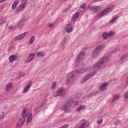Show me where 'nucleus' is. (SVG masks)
Masks as SVG:
<instances>
[{
	"mask_svg": "<svg viewBox=\"0 0 128 128\" xmlns=\"http://www.w3.org/2000/svg\"><path fill=\"white\" fill-rule=\"evenodd\" d=\"M56 82H53L52 85V90H54L56 88Z\"/></svg>",
	"mask_w": 128,
	"mask_h": 128,
	"instance_id": "nucleus-32",
	"label": "nucleus"
},
{
	"mask_svg": "<svg viewBox=\"0 0 128 128\" xmlns=\"http://www.w3.org/2000/svg\"><path fill=\"white\" fill-rule=\"evenodd\" d=\"M94 93H95V92H92V95H94Z\"/></svg>",
	"mask_w": 128,
	"mask_h": 128,
	"instance_id": "nucleus-47",
	"label": "nucleus"
},
{
	"mask_svg": "<svg viewBox=\"0 0 128 128\" xmlns=\"http://www.w3.org/2000/svg\"><path fill=\"white\" fill-rule=\"evenodd\" d=\"M36 54L34 53L30 54L25 59V62L28 64V62H30L32 60H34V58Z\"/></svg>",
	"mask_w": 128,
	"mask_h": 128,
	"instance_id": "nucleus-10",
	"label": "nucleus"
},
{
	"mask_svg": "<svg viewBox=\"0 0 128 128\" xmlns=\"http://www.w3.org/2000/svg\"><path fill=\"white\" fill-rule=\"evenodd\" d=\"M84 56H86V53L84 52H80L77 56V58L74 66H78L80 64V62L83 60H84Z\"/></svg>",
	"mask_w": 128,
	"mask_h": 128,
	"instance_id": "nucleus-5",
	"label": "nucleus"
},
{
	"mask_svg": "<svg viewBox=\"0 0 128 128\" xmlns=\"http://www.w3.org/2000/svg\"><path fill=\"white\" fill-rule=\"evenodd\" d=\"M26 34H28V32H25L24 33L21 34L18 36H16L14 38V40L16 41L20 40H22V38H24V36H26Z\"/></svg>",
	"mask_w": 128,
	"mask_h": 128,
	"instance_id": "nucleus-13",
	"label": "nucleus"
},
{
	"mask_svg": "<svg viewBox=\"0 0 128 128\" xmlns=\"http://www.w3.org/2000/svg\"><path fill=\"white\" fill-rule=\"evenodd\" d=\"M66 94V90L62 88L58 89V92H55L53 96L55 98L56 96H62Z\"/></svg>",
	"mask_w": 128,
	"mask_h": 128,
	"instance_id": "nucleus-8",
	"label": "nucleus"
},
{
	"mask_svg": "<svg viewBox=\"0 0 128 128\" xmlns=\"http://www.w3.org/2000/svg\"><path fill=\"white\" fill-rule=\"evenodd\" d=\"M122 124V122L120 120H116L114 122V124L115 126H118V124Z\"/></svg>",
	"mask_w": 128,
	"mask_h": 128,
	"instance_id": "nucleus-35",
	"label": "nucleus"
},
{
	"mask_svg": "<svg viewBox=\"0 0 128 128\" xmlns=\"http://www.w3.org/2000/svg\"><path fill=\"white\" fill-rule=\"evenodd\" d=\"M103 38L104 40H106V38H108V32H104L102 34Z\"/></svg>",
	"mask_w": 128,
	"mask_h": 128,
	"instance_id": "nucleus-28",
	"label": "nucleus"
},
{
	"mask_svg": "<svg viewBox=\"0 0 128 128\" xmlns=\"http://www.w3.org/2000/svg\"><path fill=\"white\" fill-rule=\"evenodd\" d=\"M96 74V71L93 72L92 73H91L89 75L84 77V78L81 80V82L82 84H84V82H86V80H88L89 78H92V76H94Z\"/></svg>",
	"mask_w": 128,
	"mask_h": 128,
	"instance_id": "nucleus-11",
	"label": "nucleus"
},
{
	"mask_svg": "<svg viewBox=\"0 0 128 128\" xmlns=\"http://www.w3.org/2000/svg\"><path fill=\"white\" fill-rule=\"evenodd\" d=\"M22 115L23 116V118H20L17 122L16 126L18 128H22V124H24V122H26V118H28V119L26 120V124H28V122H32V113H30L28 114V112H26V108H23Z\"/></svg>",
	"mask_w": 128,
	"mask_h": 128,
	"instance_id": "nucleus-1",
	"label": "nucleus"
},
{
	"mask_svg": "<svg viewBox=\"0 0 128 128\" xmlns=\"http://www.w3.org/2000/svg\"><path fill=\"white\" fill-rule=\"evenodd\" d=\"M104 48H106V46L104 44H100L97 46L92 51V56L94 58H96L98 56H100V52L104 50Z\"/></svg>",
	"mask_w": 128,
	"mask_h": 128,
	"instance_id": "nucleus-3",
	"label": "nucleus"
},
{
	"mask_svg": "<svg viewBox=\"0 0 128 128\" xmlns=\"http://www.w3.org/2000/svg\"><path fill=\"white\" fill-rule=\"evenodd\" d=\"M66 32H68V34H70L72 32V30H74V28L72 27L71 24H67L66 26L65 27Z\"/></svg>",
	"mask_w": 128,
	"mask_h": 128,
	"instance_id": "nucleus-15",
	"label": "nucleus"
},
{
	"mask_svg": "<svg viewBox=\"0 0 128 128\" xmlns=\"http://www.w3.org/2000/svg\"><path fill=\"white\" fill-rule=\"evenodd\" d=\"M6 2V0H0V4L2 2Z\"/></svg>",
	"mask_w": 128,
	"mask_h": 128,
	"instance_id": "nucleus-46",
	"label": "nucleus"
},
{
	"mask_svg": "<svg viewBox=\"0 0 128 128\" xmlns=\"http://www.w3.org/2000/svg\"><path fill=\"white\" fill-rule=\"evenodd\" d=\"M88 10H90L91 12H100V10H102V7L100 6H88Z\"/></svg>",
	"mask_w": 128,
	"mask_h": 128,
	"instance_id": "nucleus-9",
	"label": "nucleus"
},
{
	"mask_svg": "<svg viewBox=\"0 0 128 128\" xmlns=\"http://www.w3.org/2000/svg\"><path fill=\"white\" fill-rule=\"evenodd\" d=\"M30 86H32V83H29L27 84V86L25 87V88L23 90L24 94L28 92V90H30Z\"/></svg>",
	"mask_w": 128,
	"mask_h": 128,
	"instance_id": "nucleus-20",
	"label": "nucleus"
},
{
	"mask_svg": "<svg viewBox=\"0 0 128 128\" xmlns=\"http://www.w3.org/2000/svg\"><path fill=\"white\" fill-rule=\"evenodd\" d=\"M8 28H10V30H12V26H8Z\"/></svg>",
	"mask_w": 128,
	"mask_h": 128,
	"instance_id": "nucleus-45",
	"label": "nucleus"
},
{
	"mask_svg": "<svg viewBox=\"0 0 128 128\" xmlns=\"http://www.w3.org/2000/svg\"><path fill=\"white\" fill-rule=\"evenodd\" d=\"M114 10V6H110L109 7L106 8L103 10L102 11L100 12V13L97 15V17L100 18H102L104 16H106L108 12H110Z\"/></svg>",
	"mask_w": 128,
	"mask_h": 128,
	"instance_id": "nucleus-4",
	"label": "nucleus"
},
{
	"mask_svg": "<svg viewBox=\"0 0 128 128\" xmlns=\"http://www.w3.org/2000/svg\"><path fill=\"white\" fill-rule=\"evenodd\" d=\"M110 60V57L108 56H105L101 58V60L95 65H94V70H100V68H104V64L106 62H108Z\"/></svg>",
	"mask_w": 128,
	"mask_h": 128,
	"instance_id": "nucleus-2",
	"label": "nucleus"
},
{
	"mask_svg": "<svg viewBox=\"0 0 128 128\" xmlns=\"http://www.w3.org/2000/svg\"><path fill=\"white\" fill-rule=\"evenodd\" d=\"M40 108H36V112L38 113V112H40Z\"/></svg>",
	"mask_w": 128,
	"mask_h": 128,
	"instance_id": "nucleus-42",
	"label": "nucleus"
},
{
	"mask_svg": "<svg viewBox=\"0 0 128 128\" xmlns=\"http://www.w3.org/2000/svg\"><path fill=\"white\" fill-rule=\"evenodd\" d=\"M72 98H70L66 101L63 108V110L64 112H70V109L68 108L72 106Z\"/></svg>",
	"mask_w": 128,
	"mask_h": 128,
	"instance_id": "nucleus-7",
	"label": "nucleus"
},
{
	"mask_svg": "<svg viewBox=\"0 0 128 128\" xmlns=\"http://www.w3.org/2000/svg\"><path fill=\"white\" fill-rule=\"evenodd\" d=\"M18 2H20L19 0H16L12 4V10H14L16 8V6L18 4Z\"/></svg>",
	"mask_w": 128,
	"mask_h": 128,
	"instance_id": "nucleus-22",
	"label": "nucleus"
},
{
	"mask_svg": "<svg viewBox=\"0 0 128 128\" xmlns=\"http://www.w3.org/2000/svg\"><path fill=\"white\" fill-rule=\"evenodd\" d=\"M24 76V73L23 72H22L20 75V76L21 78Z\"/></svg>",
	"mask_w": 128,
	"mask_h": 128,
	"instance_id": "nucleus-40",
	"label": "nucleus"
},
{
	"mask_svg": "<svg viewBox=\"0 0 128 128\" xmlns=\"http://www.w3.org/2000/svg\"><path fill=\"white\" fill-rule=\"evenodd\" d=\"M124 100H128V92H125L124 95Z\"/></svg>",
	"mask_w": 128,
	"mask_h": 128,
	"instance_id": "nucleus-30",
	"label": "nucleus"
},
{
	"mask_svg": "<svg viewBox=\"0 0 128 128\" xmlns=\"http://www.w3.org/2000/svg\"><path fill=\"white\" fill-rule=\"evenodd\" d=\"M24 26V21H21L20 22L18 25V28H22V26Z\"/></svg>",
	"mask_w": 128,
	"mask_h": 128,
	"instance_id": "nucleus-26",
	"label": "nucleus"
},
{
	"mask_svg": "<svg viewBox=\"0 0 128 128\" xmlns=\"http://www.w3.org/2000/svg\"><path fill=\"white\" fill-rule=\"evenodd\" d=\"M72 104H74V106H78V101H74V100L72 99Z\"/></svg>",
	"mask_w": 128,
	"mask_h": 128,
	"instance_id": "nucleus-33",
	"label": "nucleus"
},
{
	"mask_svg": "<svg viewBox=\"0 0 128 128\" xmlns=\"http://www.w3.org/2000/svg\"><path fill=\"white\" fill-rule=\"evenodd\" d=\"M102 119H100L97 121L98 124H102Z\"/></svg>",
	"mask_w": 128,
	"mask_h": 128,
	"instance_id": "nucleus-39",
	"label": "nucleus"
},
{
	"mask_svg": "<svg viewBox=\"0 0 128 128\" xmlns=\"http://www.w3.org/2000/svg\"><path fill=\"white\" fill-rule=\"evenodd\" d=\"M44 56V52H39L36 54V56H37V58H42Z\"/></svg>",
	"mask_w": 128,
	"mask_h": 128,
	"instance_id": "nucleus-24",
	"label": "nucleus"
},
{
	"mask_svg": "<svg viewBox=\"0 0 128 128\" xmlns=\"http://www.w3.org/2000/svg\"><path fill=\"white\" fill-rule=\"evenodd\" d=\"M80 8H82V10H84V8H86V4H84V3L82 4L80 6Z\"/></svg>",
	"mask_w": 128,
	"mask_h": 128,
	"instance_id": "nucleus-36",
	"label": "nucleus"
},
{
	"mask_svg": "<svg viewBox=\"0 0 128 128\" xmlns=\"http://www.w3.org/2000/svg\"><path fill=\"white\" fill-rule=\"evenodd\" d=\"M114 32H110L108 33V36H114Z\"/></svg>",
	"mask_w": 128,
	"mask_h": 128,
	"instance_id": "nucleus-38",
	"label": "nucleus"
},
{
	"mask_svg": "<svg viewBox=\"0 0 128 128\" xmlns=\"http://www.w3.org/2000/svg\"><path fill=\"white\" fill-rule=\"evenodd\" d=\"M6 22V18L5 17L0 18V26H2Z\"/></svg>",
	"mask_w": 128,
	"mask_h": 128,
	"instance_id": "nucleus-21",
	"label": "nucleus"
},
{
	"mask_svg": "<svg viewBox=\"0 0 128 128\" xmlns=\"http://www.w3.org/2000/svg\"><path fill=\"white\" fill-rule=\"evenodd\" d=\"M82 110L80 109V107H78L77 109H76V111L77 112H80V110Z\"/></svg>",
	"mask_w": 128,
	"mask_h": 128,
	"instance_id": "nucleus-44",
	"label": "nucleus"
},
{
	"mask_svg": "<svg viewBox=\"0 0 128 128\" xmlns=\"http://www.w3.org/2000/svg\"><path fill=\"white\" fill-rule=\"evenodd\" d=\"M68 40H70L68 38V36H65L61 42V46H64V44H66V42H68Z\"/></svg>",
	"mask_w": 128,
	"mask_h": 128,
	"instance_id": "nucleus-19",
	"label": "nucleus"
},
{
	"mask_svg": "<svg viewBox=\"0 0 128 128\" xmlns=\"http://www.w3.org/2000/svg\"><path fill=\"white\" fill-rule=\"evenodd\" d=\"M108 82H104L102 84L99 88L101 92H104V90H106V87L108 86Z\"/></svg>",
	"mask_w": 128,
	"mask_h": 128,
	"instance_id": "nucleus-16",
	"label": "nucleus"
},
{
	"mask_svg": "<svg viewBox=\"0 0 128 128\" xmlns=\"http://www.w3.org/2000/svg\"><path fill=\"white\" fill-rule=\"evenodd\" d=\"M26 2H23L17 8L16 10L18 12H22V10L24 8H26Z\"/></svg>",
	"mask_w": 128,
	"mask_h": 128,
	"instance_id": "nucleus-14",
	"label": "nucleus"
},
{
	"mask_svg": "<svg viewBox=\"0 0 128 128\" xmlns=\"http://www.w3.org/2000/svg\"><path fill=\"white\" fill-rule=\"evenodd\" d=\"M79 108H80V110H83V108H84V106L82 105H80Z\"/></svg>",
	"mask_w": 128,
	"mask_h": 128,
	"instance_id": "nucleus-41",
	"label": "nucleus"
},
{
	"mask_svg": "<svg viewBox=\"0 0 128 128\" xmlns=\"http://www.w3.org/2000/svg\"><path fill=\"white\" fill-rule=\"evenodd\" d=\"M48 28H52V24H50L48 25Z\"/></svg>",
	"mask_w": 128,
	"mask_h": 128,
	"instance_id": "nucleus-43",
	"label": "nucleus"
},
{
	"mask_svg": "<svg viewBox=\"0 0 128 128\" xmlns=\"http://www.w3.org/2000/svg\"><path fill=\"white\" fill-rule=\"evenodd\" d=\"M118 18L116 16L113 17L110 21V24H112L114 22H116V19Z\"/></svg>",
	"mask_w": 128,
	"mask_h": 128,
	"instance_id": "nucleus-31",
	"label": "nucleus"
},
{
	"mask_svg": "<svg viewBox=\"0 0 128 128\" xmlns=\"http://www.w3.org/2000/svg\"><path fill=\"white\" fill-rule=\"evenodd\" d=\"M112 102H116V100H120V96L118 94H114L112 96Z\"/></svg>",
	"mask_w": 128,
	"mask_h": 128,
	"instance_id": "nucleus-18",
	"label": "nucleus"
},
{
	"mask_svg": "<svg viewBox=\"0 0 128 128\" xmlns=\"http://www.w3.org/2000/svg\"><path fill=\"white\" fill-rule=\"evenodd\" d=\"M91 68L92 67L89 66L87 68H81L79 70H75V71L77 74H84V72H88V70H90Z\"/></svg>",
	"mask_w": 128,
	"mask_h": 128,
	"instance_id": "nucleus-12",
	"label": "nucleus"
},
{
	"mask_svg": "<svg viewBox=\"0 0 128 128\" xmlns=\"http://www.w3.org/2000/svg\"><path fill=\"white\" fill-rule=\"evenodd\" d=\"M80 12L77 11L72 16V22H76V20L80 16Z\"/></svg>",
	"mask_w": 128,
	"mask_h": 128,
	"instance_id": "nucleus-17",
	"label": "nucleus"
},
{
	"mask_svg": "<svg viewBox=\"0 0 128 128\" xmlns=\"http://www.w3.org/2000/svg\"><path fill=\"white\" fill-rule=\"evenodd\" d=\"M0 114V120H2V118H4V112H2Z\"/></svg>",
	"mask_w": 128,
	"mask_h": 128,
	"instance_id": "nucleus-34",
	"label": "nucleus"
},
{
	"mask_svg": "<svg viewBox=\"0 0 128 128\" xmlns=\"http://www.w3.org/2000/svg\"><path fill=\"white\" fill-rule=\"evenodd\" d=\"M16 58V56H15L14 55H12L9 57V62H14V60H15Z\"/></svg>",
	"mask_w": 128,
	"mask_h": 128,
	"instance_id": "nucleus-23",
	"label": "nucleus"
},
{
	"mask_svg": "<svg viewBox=\"0 0 128 128\" xmlns=\"http://www.w3.org/2000/svg\"><path fill=\"white\" fill-rule=\"evenodd\" d=\"M76 74V70H74L69 74L67 78L66 84H70L74 80V76Z\"/></svg>",
	"mask_w": 128,
	"mask_h": 128,
	"instance_id": "nucleus-6",
	"label": "nucleus"
},
{
	"mask_svg": "<svg viewBox=\"0 0 128 128\" xmlns=\"http://www.w3.org/2000/svg\"><path fill=\"white\" fill-rule=\"evenodd\" d=\"M128 58V54H124L121 58L120 60L122 62H124V60H126V58Z\"/></svg>",
	"mask_w": 128,
	"mask_h": 128,
	"instance_id": "nucleus-25",
	"label": "nucleus"
},
{
	"mask_svg": "<svg viewBox=\"0 0 128 128\" xmlns=\"http://www.w3.org/2000/svg\"><path fill=\"white\" fill-rule=\"evenodd\" d=\"M65 2H66V0H64Z\"/></svg>",
	"mask_w": 128,
	"mask_h": 128,
	"instance_id": "nucleus-48",
	"label": "nucleus"
},
{
	"mask_svg": "<svg viewBox=\"0 0 128 128\" xmlns=\"http://www.w3.org/2000/svg\"><path fill=\"white\" fill-rule=\"evenodd\" d=\"M12 85L10 83H9L6 86V90H8L10 88H12Z\"/></svg>",
	"mask_w": 128,
	"mask_h": 128,
	"instance_id": "nucleus-29",
	"label": "nucleus"
},
{
	"mask_svg": "<svg viewBox=\"0 0 128 128\" xmlns=\"http://www.w3.org/2000/svg\"><path fill=\"white\" fill-rule=\"evenodd\" d=\"M34 42V36H32L30 38V40L29 41V44H32Z\"/></svg>",
	"mask_w": 128,
	"mask_h": 128,
	"instance_id": "nucleus-27",
	"label": "nucleus"
},
{
	"mask_svg": "<svg viewBox=\"0 0 128 128\" xmlns=\"http://www.w3.org/2000/svg\"><path fill=\"white\" fill-rule=\"evenodd\" d=\"M120 48H116V49L113 51V52H120Z\"/></svg>",
	"mask_w": 128,
	"mask_h": 128,
	"instance_id": "nucleus-37",
	"label": "nucleus"
}]
</instances>
